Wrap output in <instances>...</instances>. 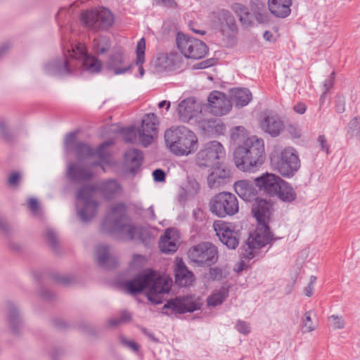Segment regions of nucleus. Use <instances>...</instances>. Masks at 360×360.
<instances>
[{
    "mask_svg": "<svg viewBox=\"0 0 360 360\" xmlns=\"http://www.w3.org/2000/svg\"><path fill=\"white\" fill-rule=\"evenodd\" d=\"M252 212L258 225L240 248L241 269L247 266V263L255 256L260 248L269 244L273 240V235L268 226L272 213L271 202L261 198H256L252 204Z\"/></svg>",
    "mask_w": 360,
    "mask_h": 360,
    "instance_id": "1",
    "label": "nucleus"
},
{
    "mask_svg": "<svg viewBox=\"0 0 360 360\" xmlns=\"http://www.w3.org/2000/svg\"><path fill=\"white\" fill-rule=\"evenodd\" d=\"M171 285L172 281L169 278L160 276L150 269L124 283L127 292L131 295H136L145 289H148V298L155 304L162 302L160 295L168 293Z\"/></svg>",
    "mask_w": 360,
    "mask_h": 360,
    "instance_id": "2",
    "label": "nucleus"
},
{
    "mask_svg": "<svg viewBox=\"0 0 360 360\" xmlns=\"http://www.w3.org/2000/svg\"><path fill=\"white\" fill-rule=\"evenodd\" d=\"M234 162L236 167L243 172H254L264 162V142L256 136H249L244 143L236 148Z\"/></svg>",
    "mask_w": 360,
    "mask_h": 360,
    "instance_id": "3",
    "label": "nucleus"
},
{
    "mask_svg": "<svg viewBox=\"0 0 360 360\" xmlns=\"http://www.w3.org/2000/svg\"><path fill=\"white\" fill-rule=\"evenodd\" d=\"M165 140L169 150L177 155H188L198 147L195 134L183 126L167 129L165 133Z\"/></svg>",
    "mask_w": 360,
    "mask_h": 360,
    "instance_id": "4",
    "label": "nucleus"
},
{
    "mask_svg": "<svg viewBox=\"0 0 360 360\" xmlns=\"http://www.w3.org/2000/svg\"><path fill=\"white\" fill-rule=\"evenodd\" d=\"M104 225L109 226L113 231H120L125 234L126 239L134 240L141 238L143 229L131 224L127 215V207L124 203L114 205L107 214Z\"/></svg>",
    "mask_w": 360,
    "mask_h": 360,
    "instance_id": "5",
    "label": "nucleus"
},
{
    "mask_svg": "<svg viewBox=\"0 0 360 360\" xmlns=\"http://www.w3.org/2000/svg\"><path fill=\"white\" fill-rule=\"evenodd\" d=\"M212 21L213 26L220 32L225 45L228 47L233 46L236 43L238 26L231 12L226 9L214 12Z\"/></svg>",
    "mask_w": 360,
    "mask_h": 360,
    "instance_id": "6",
    "label": "nucleus"
},
{
    "mask_svg": "<svg viewBox=\"0 0 360 360\" xmlns=\"http://www.w3.org/2000/svg\"><path fill=\"white\" fill-rule=\"evenodd\" d=\"M96 188L83 186L77 193L76 207L77 215L83 222L89 221L97 212L98 203L94 199Z\"/></svg>",
    "mask_w": 360,
    "mask_h": 360,
    "instance_id": "7",
    "label": "nucleus"
},
{
    "mask_svg": "<svg viewBox=\"0 0 360 360\" xmlns=\"http://www.w3.org/2000/svg\"><path fill=\"white\" fill-rule=\"evenodd\" d=\"M270 158L272 165L283 176H293L300 167L297 152L291 147L284 148L279 153L272 154Z\"/></svg>",
    "mask_w": 360,
    "mask_h": 360,
    "instance_id": "8",
    "label": "nucleus"
},
{
    "mask_svg": "<svg viewBox=\"0 0 360 360\" xmlns=\"http://www.w3.org/2000/svg\"><path fill=\"white\" fill-rule=\"evenodd\" d=\"M209 205L211 212L221 218L233 216L239 211L238 200L230 192L224 191L214 195Z\"/></svg>",
    "mask_w": 360,
    "mask_h": 360,
    "instance_id": "9",
    "label": "nucleus"
},
{
    "mask_svg": "<svg viewBox=\"0 0 360 360\" xmlns=\"http://www.w3.org/2000/svg\"><path fill=\"white\" fill-rule=\"evenodd\" d=\"M83 25L93 31L107 30L112 26L114 17L110 11L106 8H101L86 11L81 14Z\"/></svg>",
    "mask_w": 360,
    "mask_h": 360,
    "instance_id": "10",
    "label": "nucleus"
},
{
    "mask_svg": "<svg viewBox=\"0 0 360 360\" xmlns=\"http://www.w3.org/2000/svg\"><path fill=\"white\" fill-rule=\"evenodd\" d=\"M72 56V49H68V53H64L63 56L46 61L43 66L44 73L51 77H65L75 73V60Z\"/></svg>",
    "mask_w": 360,
    "mask_h": 360,
    "instance_id": "11",
    "label": "nucleus"
},
{
    "mask_svg": "<svg viewBox=\"0 0 360 360\" xmlns=\"http://www.w3.org/2000/svg\"><path fill=\"white\" fill-rule=\"evenodd\" d=\"M225 157L222 145L213 141L205 143L197 153L195 161L200 167H213L220 165L221 160Z\"/></svg>",
    "mask_w": 360,
    "mask_h": 360,
    "instance_id": "12",
    "label": "nucleus"
},
{
    "mask_svg": "<svg viewBox=\"0 0 360 360\" xmlns=\"http://www.w3.org/2000/svg\"><path fill=\"white\" fill-rule=\"evenodd\" d=\"M176 41L179 50L187 58L200 59L207 53L208 49L204 42L183 33L177 34Z\"/></svg>",
    "mask_w": 360,
    "mask_h": 360,
    "instance_id": "13",
    "label": "nucleus"
},
{
    "mask_svg": "<svg viewBox=\"0 0 360 360\" xmlns=\"http://www.w3.org/2000/svg\"><path fill=\"white\" fill-rule=\"evenodd\" d=\"M189 259L200 266H210L218 260V250L210 242L201 243L188 251Z\"/></svg>",
    "mask_w": 360,
    "mask_h": 360,
    "instance_id": "14",
    "label": "nucleus"
},
{
    "mask_svg": "<svg viewBox=\"0 0 360 360\" xmlns=\"http://www.w3.org/2000/svg\"><path fill=\"white\" fill-rule=\"evenodd\" d=\"M72 57L75 60V65L76 70L79 65L83 70L94 74L101 72L103 66L102 62L96 56L87 53L86 47L83 44H77L72 46Z\"/></svg>",
    "mask_w": 360,
    "mask_h": 360,
    "instance_id": "15",
    "label": "nucleus"
},
{
    "mask_svg": "<svg viewBox=\"0 0 360 360\" xmlns=\"http://www.w3.org/2000/svg\"><path fill=\"white\" fill-rule=\"evenodd\" d=\"M112 144L111 141H105L101 143L96 149H94L87 143L79 141L75 144V147L72 152L76 155L77 159L79 162L84 160L96 157L105 163L109 162L110 155L107 150V148Z\"/></svg>",
    "mask_w": 360,
    "mask_h": 360,
    "instance_id": "16",
    "label": "nucleus"
},
{
    "mask_svg": "<svg viewBox=\"0 0 360 360\" xmlns=\"http://www.w3.org/2000/svg\"><path fill=\"white\" fill-rule=\"evenodd\" d=\"M213 227L220 241L228 248L235 250L238 247L239 233L229 224L218 221L214 223Z\"/></svg>",
    "mask_w": 360,
    "mask_h": 360,
    "instance_id": "17",
    "label": "nucleus"
},
{
    "mask_svg": "<svg viewBox=\"0 0 360 360\" xmlns=\"http://www.w3.org/2000/svg\"><path fill=\"white\" fill-rule=\"evenodd\" d=\"M282 179L271 173H265L255 179V184L264 194L274 197L281 188Z\"/></svg>",
    "mask_w": 360,
    "mask_h": 360,
    "instance_id": "18",
    "label": "nucleus"
},
{
    "mask_svg": "<svg viewBox=\"0 0 360 360\" xmlns=\"http://www.w3.org/2000/svg\"><path fill=\"white\" fill-rule=\"evenodd\" d=\"M158 120L153 113H148L144 115L141 126V144L147 147L149 146L155 136L158 134Z\"/></svg>",
    "mask_w": 360,
    "mask_h": 360,
    "instance_id": "19",
    "label": "nucleus"
},
{
    "mask_svg": "<svg viewBox=\"0 0 360 360\" xmlns=\"http://www.w3.org/2000/svg\"><path fill=\"white\" fill-rule=\"evenodd\" d=\"M200 306L201 304L192 297H176L168 300L163 310L171 309L172 311L184 314L200 309Z\"/></svg>",
    "mask_w": 360,
    "mask_h": 360,
    "instance_id": "20",
    "label": "nucleus"
},
{
    "mask_svg": "<svg viewBox=\"0 0 360 360\" xmlns=\"http://www.w3.org/2000/svg\"><path fill=\"white\" fill-rule=\"evenodd\" d=\"M5 312L8 326L15 334H19L23 327V317L19 305L12 301L5 302Z\"/></svg>",
    "mask_w": 360,
    "mask_h": 360,
    "instance_id": "21",
    "label": "nucleus"
},
{
    "mask_svg": "<svg viewBox=\"0 0 360 360\" xmlns=\"http://www.w3.org/2000/svg\"><path fill=\"white\" fill-rule=\"evenodd\" d=\"M231 108L230 101L226 95L217 91H212L208 96V109L216 116L226 114Z\"/></svg>",
    "mask_w": 360,
    "mask_h": 360,
    "instance_id": "22",
    "label": "nucleus"
},
{
    "mask_svg": "<svg viewBox=\"0 0 360 360\" xmlns=\"http://www.w3.org/2000/svg\"><path fill=\"white\" fill-rule=\"evenodd\" d=\"M231 178L230 170L222 165L211 167L207 177V185L210 188H217L226 184Z\"/></svg>",
    "mask_w": 360,
    "mask_h": 360,
    "instance_id": "23",
    "label": "nucleus"
},
{
    "mask_svg": "<svg viewBox=\"0 0 360 360\" xmlns=\"http://www.w3.org/2000/svg\"><path fill=\"white\" fill-rule=\"evenodd\" d=\"M108 70L114 75L126 73L132 68V64L126 61V57L120 50L111 54L105 63Z\"/></svg>",
    "mask_w": 360,
    "mask_h": 360,
    "instance_id": "24",
    "label": "nucleus"
},
{
    "mask_svg": "<svg viewBox=\"0 0 360 360\" xmlns=\"http://www.w3.org/2000/svg\"><path fill=\"white\" fill-rule=\"evenodd\" d=\"M180 57L176 53H160L157 55L153 64L156 72L172 70L179 66Z\"/></svg>",
    "mask_w": 360,
    "mask_h": 360,
    "instance_id": "25",
    "label": "nucleus"
},
{
    "mask_svg": "<svg viewBox=\"0 0 360 360\" xmlns=\"http://www.w3.org/2000/svg\"><path fill=\"white\" fill-rule=\"evenodd\" d=\"M179 243V231L174 229H167L164 236L160 237L159 248L164 253H173L176 251Z\"/></svg>",
    "mask_w": 360,
    "mask_h": 360,
    "instance_id": "26",
    "label": "nucleus"
},
{
    "mask_svg": "<svg viewBox=\"0 0 360 360\" xmlns=\"http://www.w3.org/2000/svg\"><path fill=\"white\" fill-rule=\"evenodd\" d=\"M199 112L198 105L193 98L183 100L179 103L177 108L179 117L184 122H188Z\"/></svg>",
    "mask_w": 360,
    "mask_h": 360,
    "instance_id": "27",
    "label": "nucleus"
},
{
    "mask_svg": "<svg viewBox=\"0 0 360 360\" xmlns=\"http://www.w3.org/2000/svg\"><path fill=\"white\" fill-rule=\"evenodd\" d=\"M78 162H69L66 174L68 177L74 182H83L91 179L93 176L89 168L82 167Z\"/></svg>",
    "mask_w": 360,
    "mask_h": 360,
    "instance_id": "28",
    "label": "nucleus"
},
{
    "mask_svg": "<svg viewBox=\"0 0 360 360\" xmlns=\"http://www.w3.org/2000/svg\"><path fill=\"white\" fill-rule=\"evenodd\" d=\"M175 282L181 287H187L194 281L193 274L188 269L181 259H176L174 267Z\"/></svg>",
    "mask_w": 360,
    "mask_h": 360,
    "instance_id": "29",
    "label": "nucleus"
},
{
    "mask_svg": "<svg viewBox=\"0 0 360 360\" xmlns=\"http://www.w3.org/2000/svg\"><path fill=\"white\" fill-rule=\"evenodd\" d=\"M260 126L264 131L272 137L278 136L284 127L283 122L277 115L270 114L264 115Z\"/></svg>",
    "mask_w": 360,
    "mask_h": 360,
    "instance_id": "30",
    "label": "nucleus"
},
{
    "mask_svg": "<svg viewBox=\"0 0 360 360\" xmlns=\"http://www.w3.org/2000/svg\"><path fill=\"white\" fill-rule=\"evenodd\" d=\"M96 257L98 264L104 268H114L118 264L117 258L105 245H98L96 247Z\"/></svg>",
    "mask_w": 360,
    "mask_h": 360,
    "instance_id": "31",
    "label": "nucleus"
},
{
    "mask_svg": "<svg viewBox=\"0 0 360 360\" xmlns=\"http://www.w3.org/2000/svg\"><path fill=\"white\" fill-rule=\"evenodd\" d=\"M236 193L243 200L252 201L257 198V191L254 184L248 180H240L234 184Z\"/></svg>",
    "mask_w": 360,
    "mask_h": 360,
    "instance_id": "32",
    "label": "nucleus"
},
{
    "mask_svg": "<svg viewBox=\"0 0 360 360\" xmlns=\"http://www.w3.org/2000/svg\"><path fill=\"white\" fill-rule=\"evenodd\" d=\"M291 0H269L268 6L271 13L278 18H285L290 13Z\"/></svg>",
    "mask_w": 360,
    "mask_h": 360,
    "instance_id": "33",
    "label": "nucleus"
},
{
    "mask_svg": "<svg viewBox=\"0 0 360 360\" xmlns=\"http://www.w3.org/2000/svg\"><path fill=\"white\" fill-rule=\"evenodd\" d=\"M98 189L105 198L111 199L121 193L122 186L116 180L108 179L102 181L98 186Z\"/></svg>",
    "mask_w": 360,
    "mask_h": 360,
    "instance_id": "34",
    "label": "nucleus"
},
{
    "mask_svg": "<svg viewBox=\"0 0 360 360\" xmlns=\"http://www.w3.org/2000/svg\"><path fill=\"white\" fill-rule=\"evenodd\" d=\"M231 96L232 102L236 104L238 108H242L247 105L252 100V94L249 89H235L231 91Z\"/></svg>",
    "mask_w": 360,
    "mask_h": 360,
    "instance_id": "35",
    "label": "nucleus"
},
{
    "mask_svg": "<svg viewBox=\"0 0 360 360\" xmlns=\"http://www.w3.org/2000/svg\"><path fill=\"white\" fill-rule=\"evenodd\" d=\"M111 47V40L106 35H98L92 41L91 48L93 52L96 55L107 53Z\"/></svg>",
    "mask_w": 360,
    "mask_h": 360,
    "instance_id": "36",
    "label": "nucleus"
},
{
    "mask_svg": "<svg viewBox=\"0 0 360 360\" xmlns=\"http://www.w3.org/2000/svg\"><path fill=\"white\" fill-rule=\"evenodd\" d=\"M142 153L137 149H129L125 153V161L131 172H135L141 165Z\"/></svg>",
    "mask_w": 360,
    "mask_h": 360,
    "instance_id": "37",
    "label": "nucleus"
},
{
    "mask_svg": "<svg viewBox=\"0 0 360 360\" xmlns=\"http://www.w3.org/2000/svg\"><path fill=\"white\" fill-rule=\"evenodd\" d=\"M276 196L283 202H291L296 199L297 194L294 188L288 182L282 180L281 188Z\"/></svg>",
    "mask_w": 360,
    "mask_h": 360,
    "instance_id": "38",
    "label": "nucleus"
},
{
    "mask_svg": "<svg viewBox=\"0 0 360 360\" xmlns=\"http://www.w3.org/2000/svg\"><path fill=\"white\" fill-rule=\"evenodd\" d=\"M233 10L238 15L241 24L245 27H250L252 24V15L248 11V8L240 4L233 6Z\"/></svg>",
    "mask_w": 360,
    "mask_h": 360,
    "instance_id": "39",
    "label": "nucleus"
},
{
    "mask_svg": "<svg viewBox=\"0 0 360 360\" xmlns=\"http://www.w3.org/2000/svg\"><path fill=\"white\" fill-rule=\"evenodd\" d=\"M229 290L226 288L222 287L219 290L213 292L207 298V303L209 307H217L221 304L228 296Z\"/></svg>",
    "mask_w": 360,
    "mask_h": 360,
    "instance_id": "40",
    "label": "nucleus"
},
{
    "mask_svg": "<svg viewBox=\"0 0 360 360\" xmlns=\"http://www.w3.org/2000/svg\"><path fill=\"white\" fill-rule=\"evenodd\" d=\"M122 133L124 135V139L126 142L133 144L141 143V131L139 128L134 126L122 129Z\"/></svg>",
    "mask_w": 360,
    "mask_h": 360,
    "instance_id": "41",
    "label": "nucleus"
},
{
    "mask_svg": "<svg viewBox=\"0 0 360 360\" xmlns=\"http://www.w3.org/2000/svg\"><path fill=\"white\" fill-rule=\"evenodd\" d=\"M146 49V41L144 38H141L137 43L136 45V64L139 66V71L141 77L144 75V70L142 67V64L144 63V55Z\"/></svg>",
    "mask_w": 360,
    "mask_h": 360,
    "instance_id": "42",
    "label": "nucleus"
},
{
    "mask_svg": "<svg viewBox=\"0 0 360 360\" xmlns=\"http://www.w3.org/2000/svg\"><path fill=\"white\" fill-rule=\"evenodd\" d=\"M46 243L51 250L56 252L59 250V242L56 233L51 228L46 229L44 231Z\"/></svg>",
    "mask_w": 360,
    "mask_h": 360,
    "instance_id": "43",
    "label": "nucleus"
},
{
    "mask_svg": "<svg viewBox=\"0 0 360 360\" xmlns=\"http://www.w3.org/2000/svg\"><path fill=\"white\" fill-rule=\"evenodd\" d=\"M252 10L255 13V18L259 22L264 23L268 21V14L266 11L265 6L263 4L252 5Z\"/></svg>",
    "mask_w": 360,
    "mask_h": 360,
    "instance_id": "44",
    "label": "nucleus"
},
{
    "mask_svg": "<svg viewBox=\"0 0 360 360\" xmlns=\"http://www.w3.org/2000/svg\"><path fill=\"white\" fill-rule=\"evenodd\" d=\"M231 138L236 142H243L244 143V141L248 138L247 136L246 129L243 126H238L233 128L231 131Z\"/></svg>",
    "mask_w": 360,
    "mask_h": 360,
    "instance_id": "45",
    "label": "nucleus"
},
{
    "mask_svg": "<svg viewBox=\"0 0 360 360\" xmlns=\"http://www.w3.org/2000/svg\"><path fill=\"white\" fill-rule=\"evenodd\" d=\"M16 228L9 222H8L4 217L0 216V232L5 235L6 237H10L16 233Z\"/></svg>",
    "mask_w": 360,
    "mask_h": 360,
    "instance_id": "46",
    "label": "nucleus"
},
{
    "mask_svg": "<svg viewBox=\"0 0 360 360\" xmlns=\"http://www.w3.org/2000/svg\"><path fill=\"white\" fill-rule=\"evenodd\" d=\"M76 137L77 133L75 131L70 132L65 136L64 139V148L66 153L73 151L75 144L77 143Z\"/></svg>",
    "mask_w": 360,
    "mask_h": 360,
    "instance_id": "47",
    "label": "nucleus"
},
{
    "mask_svg": "<svg viewBox=\"0 0 360 360\" xmlns=\"http://www.w3.org/2000/svg\"><path fill=\"white\" fill-rule=\"evenodd\" d=\"M54 280L64 285H69L76 282V277L74 274H56Z\"/></svg>",
    "mask_w": 360,
    "mask_h": 360,
    "instance_id": "48",
    "label": "nucleus"
},
{
    "mask_svg": "<svg viewBox=\"0 0 360 360\" xmlns=\"http://www.w3.org/2000/svg\"><path fill=\"white\" fill-rule=\"evenodd\" d=\"M0 134L6 141L12 139L11 132L8 126V121L4 117H0Z\"/></svg>",
    "mask_w": 360,
    "mask_h": 360,
    "instance_id": "49",
    "label": "nucleus"
},
{
    "mask_svg": "<svg viewBox=\"0 0 360 360\" xmlns=\"http://www.w3.org/2000/svg\"><path fill=\"white\" fill-rule=\"evenodd\" d=\"M349 133L352 136H360V120L358 117H354L349 123Z\"/></svg>",
    "mask_w": 360,
    "mask_h": 360,
    "instance_id": "50",
    "label": "nucleus"
},
{
    "mask_svg": "<svg viewBox=\"0 0 360 360\" xmlns=\"http://www.w3.org/2000/svg\"><path fill=\"white\" fill-rule=\"evenodd\" d=\"M186 191L191 195H195L200 190L198 182L193 178H188Z\"/></svg>",
    "mask_w": 360,
    "mask_h": 360,
    "instance_id": "51",
    "label": "nucleus"
},
{
    "mask_svg": "<svg viewBox=\"0 0 360 360\" xmlns=\"http://www.w3.org/2000/svg\"><path fill=\"white\" fill-rule=\"evenodd\" d=\"M302 328H304V332H311L315 330L316 326L314 325L311 319V311H307L304 314V318L302 320Z\"/></svg>",
    "mask_w": 360,
    "mask_h": 360,
    "instance_id": "52",
    "label": "nucleus"
},
{
    "mask_svg": "<svg viewBox=\"0 0 360 360\" xmlns=\"http://www.w3.org/2000/svg\"><path fill=\"white\" fill-rule=\"evenodd\" d=\"M120 343L124 347L129 348L134 352H138L139 350V345L134 341L128 340L126 337L120 335Z\"/></svg>",
    "mask_w": 360,
    "mask_h": 360,
    "instance_id": "53",
    "label": "nucleus"
},
{
    "mask_svg": "<svg viewBox=\"0 0 360 360\" xmlns=\"http://www.w3.org/2000/svg\"><path fill=\"white\" fill-rule=\"evenodd\" d=\"M27 207L34 216H39L41 213L39 202L34 198H30L27 200Z\"/></svg>",
    "mask_w": 360,
    "mask_h": 360,
    "instance_id": "54",
    "label": "nucleus"
},
{
    "mask_svg": "<svg viewBox=\"0 0 360 360\" xmlns=\"http://www.w3.org/2000/svg\"><path fill=\"white\" fill-rule=\"evenodd\" d=\"M21 179L20 172H13L10 174L7 182L8 184L12 188H17L19 185Z\"/></svg>",
    "mask_w": 360,
    "mask_h": 360,
    "instance_id": "55",
    "label": "nucleus"
},
{
    "mask_svg": "<svg viewBox=\"0 0 360 360\" xmlns=\"http://www.w3.org/2000/svg\"><path fill=\"white\" fill-rule=\"evenodd\" d=\"M330 321H333V326L335 329H342L345 328V323L342 317L338 315H331L329 318Z\"/></svg>",
    "mask_w": 360,
    "mask_h": 360,
    "instance_id": "56",
    "label": "nucleus"
},
{
    "mask_svg": "<svg viewBox=\"0 0 360 360\" xmlns=\"http://www.w3.org/2000/svg\"><path fill=\"white\" fill-rule=\"evenodd\" d=\"M236 328L239 333L244 335H247L250 332L249 325L243 321L238 320L236 325Z\"/></svg>",
    "mask_w": 360,
    "mask_h": 360,
    "instance_id": "57",
    "label": "nucleus"
},
{
    "mask_svg": "<svg viewBox=\"0 0 360 360\" xmlns=\"http://www.w3.org/2000/svg\"><path fill=\"white\" fill-rule=\"evenodd\" d=\"M316 281V277L314 276H311L309 279V283L308 285L304 288V292L306 296L311 297L313 295L314 292V285Z\"/></svg>",
    "mask_w": 360,
    "mask_h": 360,
    "instance_id": "58",
    "label": "nucleus"
},
{
    "mask_svg": "<svg viewBox=\"0 0 360 360\" xmlns=\"http://www.w3.org/2000/svg\"><path fill=\"white\" fill-rule=\"evenodd\" d=\"M41 297L44 300H53L55 297V295L45 288H41L39 292Z\"/></svg>",
    "mask_w": 360,
    "mask_h": 360,
    "instance_id": "59",
    "label": "nucleus"
},
{
    "mask_svg": "<svg viewBox=\"0 0 360 360\" xmlns=\"http://www.w3.org/2000/svg\"><path fill=\"white\" fill-rule=\"evenodd\" d=\"M153 179L155 181L162 182L165 181V173L161 169H156L153 172Z\"/></svg>",
    "mask_w": 360,
    "mask_h": 360,
    "instance_id": "60",
    "label": "nucleus"
},
{
    "mask_svg": "<svg viewBox=\"0 0 360 360\" xmlns=\"http://www.w3.org/2000/svg\"><path fill=\"white\" fill-rule=\"evenodd\" d=\"M335 79V72H333L329 77L326 79L323 83V89L326 91H329L333 86Z\"/></svg>",
    "mask_w": 360,
    "mask_h": 360,
    "instance_id": "61",
    "label": "nucleus"
},
{
    "mask_svg": "<svg viewBox=\"0 0 360 360\" xmlns=\"http://www.w3.org/2000/svg\"><path fill=\"white\" fill-rule=\"evenodd\" d=\"M121 325L119 318L112 317L106 321V328L112 329Z\"/></svg>",
    "mask_w": 360,
    "mask_h": 360,
    "instance_id": "62",
    "label": "nucleus"
},
{
    "mask_svg": "<svg viewBox=\"0 0 360 360\" xmlns=\"http://www.w3.org/2000/svg\"><path fill=\"white\" fill-rule=\"evenodd\" d=\"M336 110L338 113H342L345 110V98L342 96H338L336 101Z\"/></svg>",
    "mask_w": 360,
    "mask_h": 360,
    "instance_id": "63",
    "label": "nucleus"
},
{
    "mask_svg": "<svg viewBox=\"0 0 360 360\" xmlns=\"http://www.w3.org/2000/svg\"><path fill=\"white\" fill-rule=\"evenodd\" d=\"M64 353V349L62 348H54L52 350L51 354V360H60V357L63 356Z\"/></svg>",
    "mask_w": 360,
    "mask_h": 360,
    "instance_id": "64",
    "label": "nucleus"
}]
</instances>
